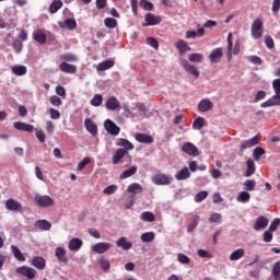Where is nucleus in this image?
<instances>
[{"label": "nucleus", "mask_w": 280, "mask_h": 280, "mask_svg": "<svg viewBox=\"0 0 280 280\" xmlns=\"http://www.w3.org/2000/svg\"><path fill=\"white\" fill-rule=\"evenodd\" d=\"M272 89L275 95L271 96L268 101L261 103V108H270V106H280V78L272 81Z\"/></svg>", "instance_id": "obj_1"}, {"label": "nucleus", "mask_w": 280, "mask_h": 280, "mask_svg": "<svg viewBox=\"0 0 280 280\" xmlns=\"http://www.w3.org/2000/svg\"><path fill=\"white\" fill-rule=\"evenodd\" d=\"M259 141H261V133H258L248 140L242 141L238 156H244V151L248 150V148H255V145H259Z\"/></svg>", "instance_id": "obj_2"}, {"label": "nucleus", "mask_w": 280, "mask_h": 280, "mask_svg": "<svg viewBox=\"0 0 280 280\" xmlns=\"http://www.w3.org/2000/svg\"><path fill=\"white\" fill-rule=\"evenodd\" d=\"M34 201L37 207H54V199L47 195H35Z\"/></svg>", "instance_id": "obj_3"}, {"label": "nucleus", "mask_w": 280, "mask_h": 280, "mask_svg": "<svg viewBox=\"0 0 280 280\" xmlns=\"http://www.w3.org/2000/svg\"><path fill=\"white\" fill-rule=\"evenodd\" d=\"M172 180H174V178H172L171 175L163 173L156 174L152 177V183L154 185H172Z\"/></svg>", "instance_id": "obj_4"}, {"label": "nucleus", "mask_w": 280, "mask_h": 280, "mask_svg": "<svg viewBox=\"0 0 280 280\" xmlns=\"http://www.w3.org/2000/svg\"><path fill=\"white\" fill-rule=\"evenodd\" d=\"M4 207L8 211H14L15 213L23 212V205L15 199H8L4 203Z\"/></svg>", "instance_id": "obj_5"}, {"label": "nucleus", "mask_w": 280, "mask_h": 280, "mask_svg": "<svg viewBox=\"0 0 280 280\" xmlns=\"http://www.w3.org/2000/svg\"><path fill=\"white\" fill-rule=\"evenodd\" d=\"M268 224H270V220L265 215H259L256 218L253 229L254 231H264V229L268 228Z\"/></svg>", "instance_id": "obj_6"}, {"label": "nucleus", "mask_w": 280, "mask_h": 280, "mask_svg": "<svg viewBox=\"0 0 280 280\" xmlns=\"http://www.w3.org/2000/svg\"><path fill=\"white\" fill-rule=\"evenodd\" d=\"M15 272L18 275H22L23 277H26L27 279H35L36 278V269L27 266H22L16 268Z\"/></svg>", "instance_id": "obj_7"}, {"label": "nucleus", "mask_w": 280, "mask_h": 280, "mask_svg": "<svg viewBox=\"0 0 280 280\" xmlns=\"http://www.w3.org/2000/svg\"><path fill=\"white\" fill-rule=\"evenodd\" d=\"M104 128L105 130L109 133L113 135L114 137H117V135H119V132H121V128H119V126H117L113 120L110 119H106L104 121Z\"/></svg>", "instance_id": "obj_8"}, {"label": "nucleus", "mask_w": 280, "mask_h": 280, "mask_svg": "<svg viewBox=\"0 0 280 280\" xmlns=\"http://www.w3.org/2000/svg\"><path fill=\"white\" fill-rule=\"evenodd\" d=\"M180 67H183L188 73H191L195 78H200V71H198V68L196 66L189 63L186 59L182 60L179 62Z\"/></svg>", "instance_id": "obj_9"}, {"label": "nucleus", "mask_w": 280, "mask_h": 280, "mask_svg": "<svg viewBox=\"0 0 280 280\" xmlns=\"http://www.w3.org/2000/svg\"><path fill=\"white\" fill-rule=\"evenodd\" d=\"M233 33L228 34V51L231 58V52L233 51L234 56H237L240 54V42H235L234 48H233Z\"/></svg>", "instance_id": "obj_10"}, {"label": "nucleus", "mask_w": 280, "mask_h": 280, "mask_svg": "<svg viewBox=\"0 0 280 280\" xmlns=\"http://www.w3.org/2000/svg\"><path fill=\"white\" fill-rule=\"evenodd\" d=\"M183 152H185L186 154H189V156H198V148L196 145H194V143L191 142H186L184 143V145L182 147Z\"/></svg>", "instance_id": "obj_11"}, {"label": "nucleus", "mask_w": 280, "mask_h": 280, "mask_svg": "<svg viewBox=\"0 0 280 280\" xmlns=\"http://www.w3.org/2000/svg\"><path fill=\"white\" fill-rule=\"evenodd\" d=\"M163 21L161 16L154 15L152 13H147L145 15V24L144 27L152 26V25H159Z\"/></svg>", "instance_id": "obj_12"}, {"label": "nucleus", "mask_w": 280, "mask_h": 280, "mask_svg": "<svg viewBox=\"0 0 280 280\" xmlns=\"http://www.w3.org/2000/svg\"><path fill=\"white\" fill-rule=\"evenodd\" d=\"M110 243H97L92 247L93 253H97L98 255H104L107 250H110Z\"/></svg>", "instance_id": "obj_13"}, {"label": "nucleus", "mask_w": 280, "mask_h": 280, "mask_svg": "<svg viewBox=\"0 0 280 280\" xmlns=\"http://www.w3.org/2000/svg\"><path fill=\"white\" fill-rule=\"evenodd\" d=\"M198 108L200 113H207L213 108V102L209 98H203L199 102Z\"/></svg>", "instance_id": "obj_14"}, {"label": "nucleus", "mask_w": 280, "mask_h": 280, "mask_svg": "<svg viewBox=\"0 0 280 280\" xmlns=\"http://www.w3.org/2000/svg\"><path fill=\"white\" fill-rule=\"evenodd\" d=\"M13 128H15V130H22L23 132H34V125L26 122L15 121Z\"/></svg>", "instance_id": "obj_15"}, {"label": "nucleus", "mask_w": 280, "mask_h": 280, "mask_svg": "<svg viewBox=\"0 0 280 280\" xmlns=\"http://www.w3.org/2000/svg\"><path fill=\"white\" fill-rule=\"evenodd\" d=\"M84 126L92 137L97 136V125L91 118L84 120Z\"/></svg>", "instance_id": "obj_16"}, {"label": "nucleus", "mask_w": 280, "mask_h": 280, "mask_svg": "<svg viewBox=\"0 0 280 280\" xmlns=\"http://www.w3.org/2000/svg\"><path fill=\"white\" fill-rule=\"evenodd\" d=\"M60 71H62V73H77L78 72V67H75L74 65H71L67 61H62L59 66Z\"/></svg>", "instance_id": "obj_17"}, {"label": "nucleus", "mask_w": 280, "mask_h": 280, "mask_svg": "<svg viewBox=\"0 0 280 280\" xmlns=\"http://www.w3.org/2000/svg\"><path fill=\"white\" fill-rule=\"evenodd\" d=\"M116 145L118 148H124L122 150H126V153H128L129 150H135V144H132V142H130L126 138L118 139V141L116 142Z\"/></svg>", "instance_id": "obj_18"}, {"label": "nucleus", "mask_w": 280, "mask_h": 280, "mask_svg": "<svg viewBox=\"0 0 280 280\" xmlns=\"http://www.w3.org/2000/svg\"><path fill=\"white\" fill-rule=\"evenodd\" d=\"M33 38L36 40V43H39V45H45L47 43V35L43 30L35 31L33 33Z\"/></svg>", "instance_id": "obj_19"}, {"label": "nucleus", "mask_w": 280, "mask_h": 280, "mask_svg": "<svg viewBox=\"0 0 280 280\" xmlns=\"http://www.w3.org/2000/svg\"><path fill=\"white\" fill-rule=\"evenodd\" d=\"M105 107L107 110H117V108H121V105H119L117 97L112 96L106 101Z\"/></svg>", "instance_id": "obj_20"}, {"label": "nucleus", "mask_w": 280, "mask_h": 280, "mask_svg": "<svg viewBox=\"0 0 280 280\" xmlns=\"http://www.w3.org/2000/svg\"><path fill=\"white\" fill-rule=\"evenodd\" d=\"M34 226L35 229H38V231H49L51 229V222L42 219L35 221Z\"/></svg>", "instance_id": "obj_21"}, {"label": "nucleus", "mask_w": 280, "mask_h": 280, "mask_svg": "<svg viewBox=\"0 0 280 280\" xmlns=\"http://www.w3.org/2000/svg\"><path fill=\"white\" fill-rule=\"evenodd\" d=\"M32 266H34V268H37V270H45L47 261L45 260V258L36 256L32 260Z\"/></svg>", "instance_id": "obj_22"}, {"label": "nucleus", "mask_w": 280, "mask_h": 280, "mask_svg": "<svg viewBox=\"0 0 280 280\" xmlns=\"http://www.w3.org/2000/svg\"><path fill=\"white\" fill-rule=\"evenodd\" d=\"M113 67H115V60L113 59H107L103 62H100L96 66V70L97 71H108V69H113Z\"/></svg>", "instance_id": "obj_23"}, {"label": "nucleus", "mask_w": 280, "mask_h": 280, "mask_svg": "<svg viewBox=\"0 0 280 280\" xmlns=\"http://www.w3.org/2000/svg\"><path fill=\"white\" fill-rule=\"evenodd\" d=\"M126 150L124 148L117 149L114 155L112 156V163L114 165H119V161L126 156Z\"/></svg>", "instance_id": "obj_24"}, {"label": "nucleus", "mask_w": 280, "mask_h": 280, "mask_svg": "<svg viewBox=\"0 0 280 280\" xmlns=\"http://www.w3.org/2000/svg\"><path fill=\"white\" fill-rule=\"evenodd\" d=\"M175 47L178 49L179 54H187V51H191V47H189L185 39H178Z\"/></svg>", "instance_id": "obj_25"}, {"label": "nucleus", "mask_w": 280, "mask_h": 280, "mask_svg": "<svg viewBox=\"0 0 280 280\" xmlns=\"http://www.w3.org/2000/svg\"><path fill=\"white\" fill-rule=\"evenodd\" d=\"M136 141L138 143H154V138L148 133H137Z\"/></svg>", "instance_id": "obj_26"}, {"label": "nucleus", "mask_w": 280, "mask_h": 280, "mask_svg": "<svg viewBox=\"0 0 280 280\" xmlns=\"http://www.w3.org/2000/svg\"><path fill=\"white\" fill-rule=\"evenodd\" d=\"M127 191L137 196L139 194H143V187L139 183H132L127 187Z\"/></svg>", "instance_id": "obj_27"}, {"label": "nucleus", "mask_w": 280, "mask_h": 280, "mask_svg": "<svg viewBox=\"0 0 280 280\" xmlns=\"http://www.w3.org/2000/svg\"><path fill=\"white\" fill-rule=\"evenodd\" d=\"M191 177V173L188 167L182 168L179 172L175 174L176 180H187V178Z\"/></svg>", "instance_id": "obj_28"}, {"label": "nucleus", "mask_w": 280, "mask_h": 280, "mask_svg": "<svg viewBox=\"0 0 280 280\" xmlns=\"http://www.w3.org/2000/svg\"><path fill=\"white\" fill-rule=\"evenodd\" d=\"M55 255L57 259L61 261V264H67L69 261V259H67V250H65V248L62 247H57L55 250Z\"/></svg>", "instance_id": "obj_29"}, {"label": "nucleus", "mask_w": 280, "mask_h": 280, "mask_svg": "<svg viewBox=\"0 0 280 280\" xmlns=\"http://www.w3.org/2000/svg\"><path fill=\"white\" fill-rule=\"evenodd\" d=\"M116 245L118 248H122V250H130V248H132V243L128 242V240L124 236L116 242Z\"/></svg>", "instance_id": "obj_30"}, {"label": "nucleus", "mask_w": 280, "mask_h": 280, "mask_svg": "<svg viewBox=\"0 0 280 280\" xmlns=\"http://www.w3.org/2000/svg\"><path fill=\"white\" fill-rule=\"evenodd\" d=\"M222 48H215L210 52L209 58L211 62H220V58H222Z\"/></svg>", "instance_id": "obj_31"}, {"label": "nucleus", "mask_w": 280, "mask_h": 280, "mask_svg": "<svg viewBox=\"0 0 280 280\" xmlns=\"http://www.w3.org/2000/svg\"><path fill=\"white\" fill-rule=\"evenodd\" d=\"M82 244H83L82 240H80V238H72L69 242V248H70V250L78 253V250H80V248H82Z\"/></svg>", "instance_id": "obj_32"}, {"label": "nucleus", "mask_w": 280, "mask_h": 280, "mask_svg": "<svg viewBox=\"0 0 280 280\" xmlns=\"http://www.w3.org/2000/svg\"><path fill=\"white\" fill-rule=\"evenodd\" d=\"M245 255H246V250H244V248L235 249L230 255V260L231 261H237V259H242V257H244Z\"/></svg>", "instance_id": "obj_33"}, {"label": "nucleus", "mask_w": 280, "mask_h": 280, "mask_svg": "<svg viewBox=\"0 0 280 280\" xmlns=\"http://www.w3.org/2000/svg\"><path fill=\"white\" fill-rule=\"evenodd\" d=\"M60 8H62V0H54L49 5L48 12L50 14H56Z\"/></svg>", "instance_id": "obj_34"}, {"label": "nucleus", "mask_w": 280, "mask_h": 280, "mask_svg": "<svg viewBox=\"0 0 280 280\" xmlns=\"http://www.w3.org/2000/svg\"><path fill=\"white\" fill-rule=\"evenodd\" d=\"M246 165H247V170L245 172V176L246 178L253 176V174H255V161H253V159H248L246 161Z\"/></svg>", "instance_id": "obj_35"}, {"label": "nucleus", "mask_w": 280, "mask_h": 280, "mask_svg": "<svg viewBox=\"0 0 280 280\" xmlns=\"http://www.w3.org/2000/svg\"><path fill=\"white\" fill-rule=\"evenodd\" d=\"M188 60L190 62H195L197 65H200L205 60V55L200 52H194L188 57Z\"/></svg>", "instance_id": "obj_36"}, {"label": "nucleus", "mask_w": 280, "mask_h": 280, "mask_svg": "<svg viewBox=\"0 0 280 280\" xmlns=\"http://www.w3.org/2000/svg\"><path fill=\"white\" fill-rule=\"evenodd\" d=\"M11 71L14 75H25L27 73V67L25 66H13Z\"/></svg>", "instance_id": "obj_37"}, {"label": "nucleus", "mask_w": 280, "mask_h": 280, "mask_svg": "<svg viewBox=\"0 0 280 280\" xmlns=\"http://www.w3.org/2000/svg\"><path fill=\"white\" fill-rule=\"evenodd\" d=\"M264 154H266V149H264L261 147H256L253 150V159H254V161H259V159H261L264 156Z\"/></svg>", "instance_id": "obj_38"}, {"label": "nucleus", "mask_w": 280, "mask_h": 280, "mask_svg": "<svg viewBox=\"0 0 280 280\" xmlns=\"http://www.w3.org/2000/svg\"><path fill=\"white\" fill-rule=\"evenodd\" d=\"M236 200H237V202H243V203L249 202L250 201V192H248L246 190L241 191L237 195Z\"/></svg>", "instance_id": "obj_39"}, {"label": "nucleus", "mask_w": 280, "mask_h": 280, "mask_svg": "<svg viewBox=\"0 0 280 280\" xmlns=\"http://www.w3.org/2000/svg\"><path fill=\"white\" fill-rule=\"evenodd\" d=\"M155 234L154 232H145L141 234L140 240L144 244H150V242H154Z\"/></svg>", "instance_id": "obj_40"}, {"label": "nucleus", "mask_w": 280, "mask_h": 280, "mask_svg": "<svg viewBox=\"0 0 280 280\" xmlns=\"http://www.w3.org/2000/svg\"><path fill=\"white\" fill-rule=\"evenodd\" d=\"M60 27H67V30H75L78 27V22L73 19H66Z\"/></svg>", "instance_id": "obj_41"}, {"label": "nucleus", "mask_w": 280, "mask_h": 280, "mask_svg": "<svg viewBox=\"0 0 280 280\" xmlns=\"http://www.w3.org/2000/svg\"><path fill=\"white\" fill-rule=\"evenodd\" d=\"M11 250H12L15 259H18V261H25V256L23 255L21 249H19V247H16L15 245H12Z\"/></svg>", "instance_id": "obj_42"}, {"label": "nucleus", "mask_w": 280, "mask_h": 280, "mask_svg": "<svg viewBox=\"0 0 280 280\" xmlns=\"http://www.w3.org/2000/svg\"><path fill=\"white\" fill-rule=\"evenodd\" d=\"M137 166H131L130 168L124 171L121 174H120V178L124 179V178H130V176H135L137 174Z\"/></svg>", "instance_id": "obj_43"}, {"label": "nucleus", "mask_w": 280, "mask_h": 280, "mask_svg": "<svg viewBox=\"0 0 280 280\" xmlns=\"http://www.w3.org/2000/svg\"><path fill=\"white\" fill-rule=\"evenodd\" d=\"M140 220H142L143 222H154V213L150 211H144L140 214Z\"/></svg>", "instance_id": "obj_44"}, {"label": "nucleus", "mask_w": 280, "mask_h": 280, "mask_svg": "<svg viewBox=\"0 0 280 280\" xmlns=\"http://www.w3.org/2000/svg\"><path fill=\"white\" fill-rule=\"evenodd\" d=\"M104 102V96L102 94H95L93 98L90 101L91 106H102V103Z\"/></svg>", "instance_id": "obj_45"}, {"label": "nucleus", "mask_w": 280, "mask_h": 280, "mask_svg": "<svg viewBox=\"0 0 280 280\" xmlns=\"http://www.w3.org/2000/svg\"><path fill=\"white\" fill-rule=\"evenodd\" d=\"M104 25L108 30H115V27H117V20H115V18H106L104 20Z\"/></svg>", "instance_id": "obj_46"}, {"label": "nucleus", "mask_w": 280, "mask_h": 280, "mask_svg": "<svg viewBox=\"0 0 280 280\" xmlns=\"http://www.w3.org/2000/svg\"><path fill=\"white\" fill-rule=\"evenodd\" d=\"M192 128L194 130H202V128H205V118L198 117L195 119L192 122Z\"/></svg>", "instance_id": "obj_47"}, {"label": "nucleus", "mask_w": 280, "mask_h": 280, "mask_svg": "<svg viewBox=\"0 0 280 280\" xmlns=\"http://www.w3.org/2000/svg\"><path fill=\"white\" fill-rule=\"evenodd\" d=\"M209 196L207 190H201L195 196V202H202Z\"/></svg>", "instance_id": "obj_48"}, {"label": "nucleus", "mask_w": 280, "mask_h": 280, "mask_svg": "<svg viewBox=\"0 0 280 280\" xmlns=\"http://www.w3.org/2000/svg\"><path fill=\"white\" fill-rule=\"evenodd\" d=\"M100 266L104 272H108V270H110V261L106 258H101Z\"/></svg>", "instance_id": "obj_49"}, {"label": "nucleus", "mask_w": 280, "mask_h": 280, "mask_svg": "<svg viewBox=\"0 0 280 280\" xmlns=\"http://www.w3.org/2000/svg\"><path fill=\"white\" fill-rule=\"evenodd\" d=\"M257 183H255V179H246L244 182V187H246L247 191H253Z\"/></svg>", "instance_id": "obj_50"}, {"label": "nucleus", "mask_w": 280, "mask_h": 280, "mask_svg": "<svg viewBox=\"0 0 280 280\" xmlns=\"http://www.w3.org/2000/svg\"><path fill=\"white\" fill-rule=\"evenodd\" d=\"M177 260L179 264H191V258L183 253L177 254Z\"/></svg>", "instance_id": "obj_51"}, {"label": "nucleus", "mask_w": 280, "mask_h": 280, "mask_svg": "<svg viewBox=\"0 0 280 280\" xmlns=\"http://www.w3.org/2000/svg\"><path fill=\"white\" fill-rule=\"evenodd\" d=\"M13 49L16 54H21V51H23V42H21V39H14Z\"/></svg>", "instance_id": "obj_52"}, {"label": "nucleus", "mask_w": 280, "mask_h": 280, "mask_svg": "<svg viewBox=\"0 0 280 280\" xmlns=\"http://www.w3.org/2000/svg\"><path fill=\"white\" fill-rule=\"evenodd\" d=\"M252 36L255 40H259V38H261L264 36V28H255L252 30Z\"/></svg>", "instance_id": "obj_53"}, {"label": "nucleus", "mask_w": 280, "mask_h": 280, "mask_svg": "<svg viewBox=\"0 0 280 280\" xmlns=\"http://www.w3.org/2000/svg\"><path fill=\"white\" fill-rule=\"evenodd\" d=\"M61 60H66L67 62H78V57L73 54H66L61 56Z\"/></svg>", "instance_id": "obj_54"}, {"label": "nucleus", "mask_w": 280, "mask_h": 280, "mask_svg": "<svg viewBox=\"0 0 280 280\" xmlns=\"http://www.w3.org/2000/svg\"><path fill=\"white\" fill-rule=\"evenodd\" d=\"M140 8H143V10H145L147 12H150L153 8H154V4L150 1H140Z\"/></svg>", "instance_id": "obj_55"}, {"label": "nucleus", "mask_w": 280, "mask_h": 280, "mask_svg": "<svg viewBox=\"0 0 280 280\" xmlns=\"http://www.w3.org/2000/svg\"><path fill=\"white\" fill-rule=\"evenodd\" d=\"M272 232L270 230L265 231L262 234V241L267 244H270V242H272Z\"/></svg>", "instance_id": "obj_56"}, {"label": "nucleus", "mask_w": 280, "mask_h": 280, "mask_svg": "<svg viewBox=\"0 0 280 280\" xmlns=\"http://www.w3.org/2000/svg\"><path fill=\"white\" fill-rule=\"evenodd\" d=\"M115 191H117V185H109L103 190V194H106L107 196H113Z\"/></svg>", "instance_id": "obj_57"}, {"label": "nucleus", "mask_w": 280, "mask_h": 280, "mask_svg": "<svg viewBox=\"0 0 280 280\" xmlns=\"http://www.w3.org/2000/svg\"><path fill=\"white\" fill-rule=\"evenodd\" d=\"M265 45L268 49H275V39H272L270 36H265Z\"/></svg>", "instance_id": "obj_58"}, {"label": "nucleus", "mask_w": 280, "mask_h": 280, "mask_svg": "<svg viewBox=\"0 0 280 280\" xmlns=\"http://www.w3.org/2000/svg\"><path fill=\"white\" fill-rule=\"evenodd\" d=\"M279 224H280V218L273 219L269 225V231H271V233H275V231H277V226H279Z\"/></svg>", "instance_id": "obj_59"}, {"label": "nucleus", "mask_w": 280, "mask_h": 280, "mask_svg": "<svg viewBox=\"0 0 280 280\" xmlns=\"http://www.w3.org/2000/svg\"><path fill=\"white\" fill-rule=\"evenodd\" d=\"M261 100H266V91L264 90H260L256 93L255 95V98H254V102L257 103V102H261Z\"/></svg>", "instance_id": "obj_60"}, {"label": "nucleus", "mask_w": 280, "mask_h": 280, "mask_svg": "<svg viewBox=\"0 0 280 280\" xmlns=\"http://www.w3.org/2000/svg\"><path fill=\"white\" fill-rule=\"evenodd\" d=\"M147 43H148V45H150V47H153V49H159V42L156 38L148 37Z\"/></svg>", "instance_id": "obj_61"}, {"label": "nucleus", "mask_w": 280, "mask_h": 280, "mask_svg": "<svg viewBox=\"0 0 280 280\" xmlns=\"http://www.w3.org/2000/svg\"><path fill=\"white\" fill-rule=\"evenodd\" d=\"M50 104H52V106H62V100L59 96L54 95L50 97Z\"/></svg>", "instance_id": "obj_62"}, {"label": "nucleus", "mask_w": 280, "mask_h": 280, "mask_svg": "<svg viewBox=\"0 0 280 280\" xmlns=\"http://www.w3.org/2000/svg\"><path fill=\"white\" fill-rule=\"evenodd\" d=\"M197 255H199L202 259H211V253L205 249H198Z\"/></svg>", "instance_id": "obj_63"}, {"label": "nucleus", "mask_w": 280, "mask_h": 280, "mask_svg": "<svg viewBox=\"0 0 280 280\" xmlns=\"http://www.w3.org/2000/svg\"><path fill=\"white\" fill-rule=\"evenodd\" d=\"M280 276V261L275 262L272 268V277Z\"/></svg>", "instance_id": "obj_64"}]
</instances>
